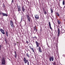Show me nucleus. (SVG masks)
<instances>
[{"mask_svg": "<svg viewBox=\"0 0 65 65\" xmlns=\"http://www.w3.org/2000/svg\"><path fill=\"white\" fill-rule=\"evenodd\" d=\"M17 7L18 8V11H20L21 10V7H20V6H18Z\"/></svg>", "mask_w": 65, "mask_h": 65, "instance_id": "7", "label": "nucleus"}, {"mask_svg": "<svg viewBox=\"0 0 65 65\" xmlns=\"http://www.w3.org/2000/svg\"><path fill=\"white\" fill-rule=\"evenodd\" d=\"M23 17H22V18H21V21H22V18Z\"/></svg>", "mask_w": 65, "mask_h": 65, "instance_id": "33", "label": "nucleus"}, {"mask_svg": "<svg viewBox=\"0 0 65 65\" xmlns=\"http://www.w3.org/2000/svg\"><path fill=\"white\" fill-rule=\"evenodd\" d=\"M50 10L51 11V13H53V10H52V8H51Z\"/></svg>", "mask_w": 65, "mask_h": 65, "instance_id": "18", "label": "nucleus"}, {"mask_svg": "<svg viewBox=\"0 0 65 65\" xmlns=\"http://www.w3.org/2000/svg\"><path fill=\"white\" fill-rule=\"evenodd\" d=\"M62 4L63 5H64V4H65V1H64V0H63L62 2Z\"/></svg>", "mask_w": 65, "mask_h": 65, "instance_id": "19", "label": "nucleus"}, {"mask_svg": "<svg viewBox=\"0 0 65 65\" xmlns=\"http://www.w3.org/2000/svg\"><path fill=\"white\" fill-rule=\"evenodd\" d=\"M58 33V36H59V34H60V29L59 28H58V30H57Z\"/></svg>", "mask_w": 65, "mask_h": 65, "instance_id": "14", "label": "nucleus"}, {"mask_svg": "<svg viewBox=\"0 0 65 65\" xmlns=\"http://www.w3.org/2000/svg\"><path fill=\"white\" fill-rule=\"evenodd\" d=\"M1 45H0V50H1Z\"/></svg>", "mask_w": 65, "mask_h": 65, "instance_id": "30", "label": "nucleus"}, {"mask_svg": "<svg viewBox=\"0 0 65 65\" xmlns=\"http://www.w3.org/2000/svg\"><path fill=\"white\" fill-rule=\"evenodd\" d=\"M57 22H58V24H61V21H60V20H58Z\"/></svg>", "mask_w": 65, "mask_h": 65, "instance_id": "17", "label": "nucleus"}, {"mask_svg": "<svg viewBox=\"0 0 65 65\" xmlns=\"http://www.w3.org/2000/svg\"><path fill=\"white\" fill-rule=\"evenodd\" d=\"M63 57H65V55H63Z\"/></svg>", "mask_w": 65, "mask_h": 65, "instance_id": "34", "label": "nucleus"}, {"mask_svg": "<svg viewBox=\"0 0 65 65\" xmlns=\"http://www.w3.org/2000/svg\"><path fill=\"white\" fill-rule=\"evenodd\" d=\"M2 64H3V65H5V58L4 57L3 58L2 60Z\"/></svg>", "mask_w": 65, "mask_h": 65, "instance_id": "2", "label": "nucleus"}, {"mask_svg": "<svg viewBox=\"0 0 65 65\" xmlns=\"http://www.w3.org/2000/svg\"><path fill=\"white\" fill-rule=\"evenodd\" d=\"M10 25H11V27H12V28L14 27V25H13V21L11 20L10 21Z\"/></svg>", "mask_w": 65, "mask_h": 65, "instance_id": "4", "label": "nucleus"}, {"mask_svg": "<svg viewBox=\"0 0 65 65\" xmlns=\"http://www.w3.org/2000/svg\"><path fill=\"white\" fill-rule=\"evenodd\" d=\"M22 11H23V12H25V7H24V6H22Z\"/></svg>", "mask_w": 65, "mask_h": 65, "instance_id": "9", "label": "nucleus"}, {"mask_svg": "<svg viewBox=\"0 0 65 65\" xmlns=\"http://www.w3.org/2000/svg\"><path fill=\"white\" fill-rule=\"evenodd\" d=\"M56 13L58 17H59L60 15H59V13Z\"/></svg>", "mask_w": 65, "mask_h": 65, "instance_id": "22", "label": "nucleus"}, {"mask_svg": "<svg viewBox=\"0 0 65 65\" xmlns=\"http://www.w3.org/2000/svg\"><path fill=\"white\" fill-rule=\"evenodd\" d=\"M65 32V30L63 29H62L61 32V34H63V33Z\"/></svg>", "mask_w": 65, "mask_h": 65, "instance_id": "16", "label": "nucleus"}, {"mask_svg": "<svg viewBox=\"0 0 65 65\" xmlns=\"http://www.w3.org/2000/svg\"><path fill=\"white\" fill-rule=\"evenodd\" d=\"M31 49L32 50V51L33 52H34V49H33V48H31Z\"/></svg>", "mask_w": 65, "mask_h": 65, "instance_id": "24", "label": "nucleus"}, {"mask_svg": "<svg viewBox=\"0 0 65 65\" xmlns=\"http://www.w3.org/2000/svg\"><path fill=\"white\" fill-rule=\"evenodd\" d=\"M44 13L45 14H46V12L45 11L44 12Z\"/></svg>", "mask_w": 65, "mask_h": 65, "instance_id": "27", "label": "nucleus"}, {"mask_svg": "<svg viewBox=\"0 0 65 65\" xmlns=\"http://www.w3.org/2000/svg\"><path fill=\"white\" fill-rule=\"evenodd\" d=\"M14 53H15V55H17V53L16 52H15V51H14Z\"/></svg>", "mask_w": 65, "mask_h": 65, "instance_id": "26", "label": "nucleus"}, {"mask_svg": "<svg viewBox=\"0 0 65 65\" xmlns=\"http://www.w3.org/2000/svg\"><path fill=\"white\" fill-rule=\"evenodd\" d=\"M32 38H36V39L37 38V37H36L35 36V37H32Z\"/></svg>", "mask_w": 65, "mask_h": 65, "instance_id": "25", "label": "nucleus"}, {"mask_svg": "<svg viewBox=\"0 0 65 65\" xmlns=\"http://www.w3.org/2000/svg\"><path fill=\"white\" fill-rule=\"evenodd\" d=\"M49 61H53L54 60V56H50V57L49 58Z\"/></svg>", "mask_w": 65, "mask_h": 65, "instance_id": "3", "label": "nucleus"}, {"mask_svg": "<svg viewBox=\"0 0 65 65\" xmlns=\"http://www.w3.org/2000/svg\"><path fill=\"white\" fill-rule=\"evenodd\" d=\"M1 12H0V15H1Z\"/></svg>", "mask_w": 65, "mask_h": 65, "instance_id": "35", "label": "nucleus"}, {"mask_svg": "<svg viewBox=\"0 0 65 65\" xmlns=\"http://www.w3.org/2000/svg\"><path fill=\"white\" fill-rule=\"evenodd\" d=\"M48 24L50 29L51 30H52V27H51V24L50 22H49Z\"/></svg>", "mask_w": 65, "mask_h": 65, "instance_id": "11", "label": "nucleus"}, {"mask_svg": "<svg viewBox=\"0 0 65 65\" xmlns=\"http://www.w3.org/2000/svg\"><path fill=\"white\" fill-rule=\"evenodd\" d=\"M17 54H15V58H17Z\"/></svg>", "mask_w": 65, "mask_h": 65, "instance_id": "23", "label": "nucleus"}, {"mask_svg": "<svg viewBox=\"0 0 65 65\" xmlns=\"http://www.w3.org/2000/svg\"><path fill=\"white\" fill-rule=\"evenodd\" d=\"M26 42L27 44H28V43H29V42H28V41H26Z\"/></svg>", "mask_w": 65, "mask_h": 65, "instance_id": "28", "label": "nucleus"}, {"mask_svg": "<svg viewBox=\"0 0 65 65\" xmlns=\"http://www.w3.org/2000/svg\"><path fill=\"white\" fill-rule=\"evenodd\" d=\"M56 64V63H55V62H54L53 63V65H55Z\"/></svg>", "mask_w": 65, "mask_h": 65, "instance_id": "32", "label": "nucleus"}, {"mask_svg": "<svg viewBox=\"0 0 65 65\" xmlns=\"http://www.w3.org/2000/svg\"><path fill=\"white\" fill-rule=\"evenodd\" d=\"M26 17L28 19V21L30 22V16L29 15H26Z\"/></svg>", "mask_w": 65, "mask_h": 65, "instance_id": "8", "label": "nucleus"}, {"mask_svg": "<svg viewBox=\"0 0 65 65\" xmlns=\"http://www.w3.org/2000/svg\"><path fill=\"white\" fill-rule=\"evenodd\" d=\"M39 51L40 53H42V51H41V47L40 46H39Z\"/></svg>", "mask_w": 65, "mask_h": 65, "instance_id": "13", "label": "nucleus"}, {"mask_svg": "<svg viewBox=\"0 0 65 65\" xmlns=\"http://www.w3.org/2000/svg\"><path fill=\"white\" fill-rule=\"evenodd\" d=\"M26 55L27 57H28V58H29V55L28 54V53L26 54Z\"/></svg>", "mask_w": 65, "mask_h": 65, "instance_id": "21", "label": "nucleus"}, {"mask_svg": "<svg viewBox=\"0 0 65 65\" xmlns=\"http://www.w3.org/2000/svg\"><path fill=\"white\" fill-rule=\"evenodd\" d=\"M35 18L36 19H39V16L38 15H35Z\"/></svg>", "mask_w": 65, "mask_h": 65, "instance_id": "12", "label": "nucleus"}, {"mask_svg": "<svg viewBox=\"0 0 65 65\" xmlns=\"http://www.w3.org/2000/svg\"><path fill=\"white\" fill-rule=\"evenodd\" d=\"M3 15V16L4 17V16H5L6 17H7L8 16V15H7V14L4 13L2 12L1 13Z\"/></svg>", "mask_w": 65, "mask_h": 65, "instance_id": "5", "label": "nucleus"}, {"mask_svg": "<svg viewBox=\"0 0 65 65\" xmlns=\"http://www.w3.org/2000/svg\"><path fill=\"white\" fill-rule=\"evenodd\" d=\"M6 34L7 36V37H8V32H7V31H6Z\"/></svg>", "mask_w": 65, "mask_h": 65, "instance_id": "20", "label": "nucleus"}, {"mask_svg": "<svg viewBox=\"0 0 65 65\" xmlns=\"http://www.w3.org/2000/svg\"><path fill=\"white\" fill-rule=\"evenodd\" d=\"M14 2V1H13V0H12V3Z\"/></svg>", "mask_w": 65, "mask_h": 65, "instance_id": "29", "label": "nucleus"}, {"mask_svg": "<svg viewBox=\"0 0 65 65\" xmlns=\"http://www.w3.org/2000/svg\"><path fill=\"white\" fill-rule=\"evenodd\" d=\"M34 31H35L36 32L37 31V29H36V26H35L34 27Z\"/></svg>", "mask_w": 65, "mask_h": 65, "instance_id": "15", "label": "nucleus"}, {"mask_svg": "<svg viewBox=\"0 0 65 65\" xmlns=\"http://www.w3.org/2000/svg\"><path fill=\"white\" fill-rule=\"evenodd\" d=\"M0 30L1 32L3 34H5V33L4 32V31L3 29L1 28Z\"/></svg>", "mask_w": 65, "mask_h": 65, "instance_id": "6", "label": "nucleus"}, {"mask_svg": "<svg viewBox=\"0 0 65 65\" xmlns=\"http://www.w3.org/2000/svg\"><path fill=\"white\" fill-rule=\"evenodd\" d=\"M30 48H31H31H32V47L31 46H30Z\"/></svg>", "mask_w": 65, "mask_h": 65, "instance_id": "31", "label": "nucleus"}, {"mask_svg": "<svg viewBox=\"0 0 65 65\" xmlns=\"http://www.w3.org/2000/svg\"><path fill=\"white\" fill-rule=\"evenodd\" d=\"M59 0V1H61V0Z\"/></svg>", "mask_w": 65, "mask_h": 65, "instance_id": "36", "label": "nucleus"}, {"mask_svg": "<svg viewBox=\"0 0 65 65\" xmlns=\"http://www.w3.org/2000/svg\"><path fill=\"white\" fill-rule=\"evenodd\" d=\"M36 44L37 47H39V43H38L37 41H36Z\"/></svg>", "mask_w": 65, "mask_h": 65, "instance_id": "10", "label": "nucleus"}, {"mask_svg": "<svg viewBox=\"0 0 65 65\" xmlns=\"http://www.w3.org/2000/svg\"><path fill=\"white\" fill-rule=\"evenodd\" d=\"M23 61L25 64H26L27 63V65H29V62L28 60H26V58L24 57L23 59Z\"/></svg>", "mask_w": 65, "mask_h": 65, "instance_id": "1", "label": "nucleus"}]
</instances>
